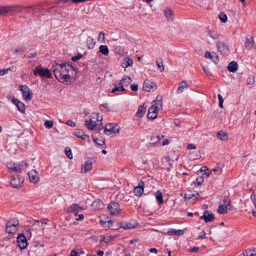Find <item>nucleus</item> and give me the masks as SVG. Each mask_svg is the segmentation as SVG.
Here are the masks:
<instances>
[{
  "instance_id": "1",
  "label": "nucleus",
  "mask_w": 256,
  "mask_h": 256,
  "mask_svg": "<svg viewBox=\"0 0 256 256\" xmlns=\"http://www.w3.org/2000/svg\"><path fill=\"white\" fill-rule=\"evenodd\" d=\"M52 71L56 78L61 83L70 82L71 76L70 72L73 73L76 69L70 63H56L52 66Z\"/></svg>"
},
{
  "instance_id": "2",
  "label": "nucleus",
  "mask_w": 256,
  "mask_h": 256,
  "mask_svg": "<svg viewBox=\"0 0 256 256\" xmlns=\"http://www.w3.org/2000/svg\"><path fill=\"white\" fill-rule=\"evenodd\" d=\"M99 116L98 114H94L91 117L90 120H86L85 126L88 129L92 130H95L98 132H100L102 128V118H99Z\"/></svg>"
},
{
  "instance_id": "3",
  "label": "nucleus",
  "mask_w": 256,
  "mask_h": 256,
  "mask_svg": "<svg viewBox=\"0 0 256 256\" xmlns=\"http://www.w3.org/2000/svg\"><path fill=\"white\" fill-rule=\"evenodd\" d=\"M162 96L158 95L156 100L152 102V106L149 108L147 118L154 120L157 117L158 111L162 107Z\"/></svg>"
},
{
  "instance_id": "4",
  "label": "nucleus",
  "mask_w": 256,
  "mask_h": 256,
  "mask_svg": "<svg viewBox=\"0 0 256 256\" xmlns=\"http://www.w3.org/2000/svg\"><path fill=\"white\" fill-rule=\"evenodd\" d=\"M34 74L36 76H39L40 77L51 78L52 75L50 71L48 68H44L41 66H37L34 71Z\"/></svg>"
},
{
  "instance_id": "5",
  "label": "nucleus",
  "mask_w": 256,
  "mask_h": 256,
  "mask_svg": "<svg viewBox=\"0 0 256 256\" xmlns=\"http://www.w3.org/2000/svg\"><path fill=\"white\" fill-rule=\"evenodd\" d=\"M112 215L114 216L118 214L120 211V205L118 202H112L108 206Z\"/></svg>"
},
{
  "instance_id": "6",
  "label": "nucleus",
  "mask_w": 256,
  "mask_h": 256,
  "mask_svg": "<svg viewBox=\"0 0 256 256\" xmlns=\"http://www.w3.org/2000/svg\"><path fill=\"white\" fill-rule=\"evenodd\" d=\"M218 51L221 54L224 56H228L230 53V50L228 46L223 42H218L217 44Z\"/></svg>"
},
{
  "instance_id": "7",
  "label": "nucleus",
  "mask_w": 256,
  "mask_h": 256,
  "mask_svg": "<svg viewBox=\"0 0 256 256\" xmlns=\"http://www.w3.org/2000/svg\"><path fill=\"white\" fill-rule=\"evenodd\" d=\"M20 90L23 97L26 100L28 101L32 100V93L30 92V88L28 86L26 85L20 86Z\"/></svg>"
},
{
  "instance_id": "8",
  "label": "nucleus",
  "mask_w": 256,
  "mask_h": 256,
  "mask_svg": "<svg viewBox=\"0 0 256 256\" xmlns=\"http://www.w3.org/2000/svg\"><path fill=\"white\" fill-rule=\"evenodd\" d=\"M16 242L18 246L21 250H24L27 246V240L23 234H20L18 236Z\"/></svg>"
},
{
  "instance_id": "9",
  "label": "nucleus",
  "mask_w": 256,
  "mask_h": 256,
  "mask_svg": "<svg viewBox=\"0 0 256 256\" xmlns=\"http://www.w3.org/2000/svg\"><path fill=\"white\" fill-rule=\"evenodd\" d=\"M104 132L108 135L116 134L119 132V128L113 126L112 124H107L104 127Z\"/></svg>"
},
{
  "instance_id": "10",
  "label": "nucleus",
  "mask_w": 256,
  "mask_h": 256,
  "mask_svg": "<svg viewBox=\"0 0 256 256\" xmlns=\"http://www.w3.org/2000/svg\"><path fill=\"white\" fill-rule=\"evenodd\" d=\"M23 166V162H21L19 164L16 166L14 163L10 162L8 164V168L10 172H13L16 173H20L22 172L21 167Z\"/></svg>"
},
{
  "instance_id": "11",
  "label": "nucleus",
  "mask_w": 256,
  "mask_h": 256,
  "mask_svg": "<svg viewBox=\"0 0 256 256\" xmlns=\"http://www.w3.org/2000/svg\"><path fill=\"white\" fill-rule=\"evenodd\" d=\"M144 182L140 180L138 183V186H136L134 188V195L138 196H142L144 193Z\"/></svg>"
},
{
  "instance_id": "12",
  "label": "nucleus",
  "mask_w": 256,
  "mask_h": 256,
  "mask_svg": "<svg viewBox=\"0 0 256 256\" xmlns=\"http://www.w3.org/2000/svg\"><path fill=\"white\" fill-rule=\"evenodd\" d=\"M18 221L12 223L11 220L8 221L6 225V231L8 234H13L16 230V226H18Z\"/></svg>"
},
{
  "instance_id": "13",
  "label": "nucleus",
  "mask_w": 256,
  "mask_h": 256,
  "mask_svg": "<svg viewBox=\"0 0 256 256\" xmlns=\"http://www.w3.org/2000/svg\"><path fill=\"white\" fill-rule=\"evenodd\" d=\"M30 182L34 184H36L39 181V176L36 170H32L28 173Z\"/></svg>"
},
{
  "instance_id": "14",
  "label": "nucleus",
  "mask_w": 256,
  "mask_h": 256,
  "mask_svg": "<svg viewBox=\"0 0 256 256\" xmlns=\"http://www.w3.org/2000/svg\"><path fill=\"white\" fill-rule=\"evenodd\" d=\"M156 85L152 81L146 80L143 84V90L146 92H150L151 89L156 88Z\"/></svg>"
},
{
  "instance_id": "15",
  "label": "nucleus",
  "mask_w": 256,
  "mask_h": 256,
  "mask_svg": "<svg viewBox=\"0 0 256 256\" xmlns=\"http://www.w3.org/2000/svg\"><path fill=\"white\" fill-rule=\"evenodd\" d=\"M200 220H204L205 222L208 223L212 222L214 219V215L208 210L204 212L203 216H200Z\"/></svg>"
},
{
  "instance_id": "16",
  "label": "nucleus",
  "mask_w": 256,
  "mask_h": 256,
  "mask_svg": "<svg viewBox=\"0 0 256 256\" xmlns=\"http://www.w3.org/2000/svg\"><path fill=\"white\" fill-rule=\"evenodd\" d=\"M12 102L16 106L18 110L20 112L22 113H24L26 108L24 104L22 102L20 101L16 98H13L12 100Z\"/></svg>"
},
{
  "instance_id": "17",
  "label": "nucleus",
  "mask_w": 256,
  "mask_h": 256,
  "mask_svg": "<svg viewBox=\"0 0 256 256\" xmlns=\"http://www.w3.org/2000/svg\"><path fill=\"white\" fill-rule=\"evenodd\" d=\"M138 226V224L136 222H127V223H120V227L124 230H130L136 228Z\"/></svg>"
},
{
  "instance_id": "18",
  "label": "nucleus",
  "mask_w": 256,
  "mask_h": 256,
  "mask_svg": "<svg viewBox=\"0 0 256 256\" xmlns=\"http://www.w3.org/2000/svg\"><path fill=\"white\" fill-rule=\"evenodd\" d=\"M230 206V200L228 201V202L226 205H220L218 208V212L220 214H225L228 212V209L229 208L228 207Z\"/></svg>"
},
{
  "instance_id": "19",
  "label": "nucleus",
  "mask_w": 256,
  "mask_h": 256,
  "mask_svg": "<svg viewBox=\"0 0 256 256\" xmlns=\"http://www.w3.org/2000/svg\"><path fill=\"white\" fill-rule=\"evenodd\" d=\"M92 168V162L90 160H88L85 162L84 166H82V170L84 173H86Z\"/></svg>"
},
{
  "instance_id": "20",
  "label": "nucleus",
  "mask_w": 256,
  "mask_h": 256,
  "mask_svg": "<svg viewBox=\"0 0 256 256\" xmlns=\"http://www.w3.org/2000/svg\"><path fill=\"white\" fill-rule=\"evenodd\" d=\"M146 107L144 105H141L138 106V110L136 113V116L137 117H142L146 112Z\"/></svg>"
},
{
  "instance_id": "21",
  "label": "nucleus",
  "mask_w": 256,
  "mask_h": 256,
  "mask_svg": "<svg viewBox=\"0 0 256 256\" xmlns=\"http://www.w3.org/2000/svg\"><path fill=\"white\" fill-rule=\"evenodd\" d=\"M238 67V64L236 62L232 61L228 64V70L230 72H234L237 70Z\"/></svg>"
},
{
  "instance_id": "22",
  "label": "nucleus",
  "mask_w": 256,
  "mask_h": 256,
  "mask_svg": "<svg viewBox=\"0 0 256 256\" xmlns=\"http://www.w3.org/2000/svg\"><path fill=\"white\" fill-rule=\"evenodd\" d=\"M95 210L102 208L104 206L103 202L99 199L95 200L92 204Z\"/></svg>"
},
{
  "instance_id": "23",
  "label": "nucleus",
  "mask_w": 256,
  "mask_h": 256,
  "mask_svg": "<svg viewBox=\"0 0 256 256\" xmlns=\"http://www.w3.org/2000/svg\"><path fill=\"white\" fill-rule=\"evenodd\" d=\"M184 232V230H174V229H170L168 232H167V234L170 235V236H173V235H175V236H182Z\"/></svg>"
},
{
  "instance_id": "24",
  "label": "nucleus",
  "mask_w": 256,
  "mask_h": 256,
  "mask_svg": "<svg viewBox=\"0 0 256 256\" xmlns=\"http://www.w3.org/2000/svg\"><path fill=\"white\" fill-rule=\"evenodd\" d=\"M14 6H6L0 8V14H6L10 12L13 10Z\"/></svg>"
},
{
  "instance_id": "25",
  "label": "nucleus",
  "mask_w": 256,
  "mask_h": 256,
  "mask_svg": "<svg viewBox=\"0 0 256 256\" xmlns=\"http://www.w3.org/2000/svg\"><path fill=\"white\" fill-rule=\"evenodd\" d=\"M254 44V42L252 37L250 38H246V40L245 42V47L247 50H250L253 46Z\"/></svg>"
},
{
  "instance_id": "26",
  "label": "nucleus",
  "mask_w": 256,
  "mask_h": 256,
  "mask_svg": "<svg viewBox=\"0 0 256 256\" xmlns=\"http://www.w3.org/2000/svg\"><path fill=\"white\" fill-rule=\"evenodd\" d=\"M164 14L168 21H172V11L170 8H166L164 10Z\"/></svg>"
},
{
  "instance_id": "27",
  "label": "nucleus",
  "mask_w": 256,
  "mask_h": 256,
  "mask_svg": "<svg viewBox=\"0 0 256 256\" xmlns=\"http://www.w3.org/2000/svg\"><path fill=\"white\" fill-rule=\"evenodd\" d=\"M80 208L79 206L77 204H72L68 208V212H75V216H76Z\"/></svg>"
},
{
  "instance_id": "28",
  "label": "nucleus",
  "mask_w": 256,
  "mask_h": 256,
  "mask_svg": "<svg viewBox=\"0 0 256 256\" xmlns=\"http://www.w3.org/2000/svg\"><path fill=\"white\" fill-rule=\"evenodd\" d=\"M218 138L222 140H228V134L223 130H220L217 134Z\"/></svg>"
},
{
  "instance_id": "29",
  "label": "nucleus",
  "mask_w": 256,
  "mask_h": 256,
  "mask_svg": "<svg viewBox=\"0 0 256 256\" xmlns=\"http://www.w3.org/2000/svg\"><path fill=\"white\" fill-rule=\"evenodd\" d=\"M99 50L104 56H107L109 54V50L107 46L102 45L99 47Z\"/></svg>"
},
{
  "instance_id": "30",
  "label": "nucleus",
  "mask_w": 256,
  "mask_h": 256,
  "mask_svg": "<svg viewBox=\"0 0 256 256\" xmlns=\"http://www.w3.org/2000/svg\"><path fill=\"white\" fill-rule=\"evenodd\" d=\"M155 196L160 204L164 203L162 194L160 190H158L155 192Z\"/></svg>"
},
{
  "instance_id": "31",
  "label": "nucleus",
  "mask_w": 256,
  "mask_h": 256,
  "mask_svg": "<svg viewBox=\"0 0 256 256\" xmlns=\"http://www.w3.org/2000/svg\"><path fill=\"white\" fill-rule=\"evenodd\" d=\"M96 42L91 38H88L86 40V44L88 48H93L95 46Z\"/></svg>"
},
{
  "instance_id": "32",
  "label": "nucleus",
  "mask_w": 256,
  "mask_h": 256,
  "mask_svg": "<svg viewBox=\"0 0 256 256\" xmlns=\"http://www.w3.org/2000/svg\"><path fill=\"white\" fill-rule=\"evenodd\" d=\"M188 88V84L186 81H182L180 84L178 88V90L180 92H182L184 89Z\"/></svg>"
},
{
  "instance_id": "33",
  "label": "nucleus",
  "mask_w": 256,
  "mask_h": 256,
  "mask_svg": "<svg viewBox=\"0 0 256 256\" xmlns=\"http://www.w3.org/2000/svg\"><path fill=\"white\" fill-rule=\"evenodd\" d=\"M126 62H123L122 64V67L124 68H126L130 66H131L133 64V60L130 58H126Z\"/></svg>"
},
{
  "instance_id": "34",
  "label": "nucleus",
  "mask_w": 256,
  "mask_h": 256,
  "mask_svg": "<svg viewBox=\"0 0 256 256\" xmlns=\"http://www.w3.org/2000/svg\"><path fill=\"white\" fill-rule=\"evenodd\" d=\"M244 252L246 256H256V248L253 250L248 249Z\"/></svg>"
},
{
  "instance_id": "35",
  "label": "nucleus",
  "mask_w": 256,
  "mask_h": 256,
  "mask_svg": "<svg viewBox=\"0 0 256 256\" xmlns=\"http://www.w3.org/2000/svg\"><path fill=\"white\" fill-rule=\"evenodd\" d=\"M208 34L214 40L218 38L220 36V35L216 31L214 30H208Z\"/></svg>"
},
{
  "instance_id": "36",
  "label": "nucleus",
  "mask_w": 256,
  "mask_h": 256,
  "mask_svg": "<svg viewBox=\"0 0 256 256\" xmlns=\"http://www.w3.org/2000/svg\"><path fill=\"white\" fill-rule=\"evenodd\" d=\"M156 65L158 68L160 70V72H162L164 70V66L162 64V58L158 59L156 61Z\"/></svg>"
},
{
  "instance_id": "37",
  "label": "nucleus",
  "mask_w": 256,
  "mask_h": 256,
  "mask_svg": "<svg viewBox=\"0 0 256 256\" xmlns=\"http://www.w3.org/2000/svg\"><path fill=\"white\" fill-rule=\"evenodd\" d=\"M114 85H115L114 88H113L111 90L112 92L114 93L116 92H121V91L126 92V90H125V88H124V87H122V86H119L117 84H114Z\"/></svg>"
},
{
  "instance_id": "38",
  "label": "nucleus",
  "mask_w": 256,
  "mask_h": 256,
  "mask_svg": "<svg viewBox=\"0 0 256 256\" xmlns=\"http://www.w3.org/2000/svg\"><path fill=\"white\" fill-rule=\"evenodd\" d=\"M255 82V77L254 75L251 74L248 76L246 80L247 84H253Z\"/></svg>"
},
{
  "instance_id": "39",
  "label": "nucleus",
  "mask_w": 256,
  "mask_h": 256,
  "mask_svg": "<svg viewBox=\"0 0 256 256\" xmlns=\"http://www.w3.org/2000/svg\"><path fill=\"white\" fill-rule=\"evenodd\" d=\"M218 18L220 21L224 23L226 22L227 21L228 18L226 14L224 12H221L219 15Z\"/></svg>"
},
{
  "instance_id": "40",
  "label": "nucleus",
  "mask_w": 256,
  "mask_h": 256,
  "mask_svg": "<svg viewBox=\"0 0 256 256\" xmlns=\"http://www.w3.org/2000/svg\"><path fill=\"white\" fill-rule=\"evenodd\" d=\"M65 153L67 157L70 159H72V154L70 148L66 147L65 148Z\"/></svg>"
},
{
  "instance_id": "41",
  "label": "nucleus",
  "mask_w": 256,
  "mask_h": 256,
  "mask_svg": "<svg viewBox=\"0 0 256 256\" xmlns=\"http://www.w3.org/2000/svg\"><path fill=\"white\" fill-rule=\"evenodd\" d=\"M122 81L128 84L132 82L131 78L127 76H124L122 78Z\"/></svg>"
},
{
  "instance_id": "42",
  "label": "nucleus",
  "mask_w": 256,
  "mask_h": 256,
  "mask_svg": "<svg viewBox=\"0 0 256 256\" xmlns=\"http://www.w3.org/2000/svg\"><path fill=\"white\" fill-rule=\"evenodd\" d=\"M44 126L47 128H52V127L54 123H53V122L52 120H46L44 122Z\"/></svg>"
},
{
  "instance_id": "43",
  "label": "nucleus",
  "mask_w": 256,
  "mask_h": 256,
  "mask_svg": "<svg viewBox=\"0 0 256 256\" xmlns=\"http://www.w3.org/2000/svg\"><path fill=\"white\" fill-rule=\"evenodd\" d=\"M94 141L95 142L98 146H102L105 144L104 140H101L98 139V138H94Z\"/></svg>"
},
{
  "instance_id": "44",
  "label": "nucleus",
  "mask_w": 256,
  "mask_h": 256,
  "mask_svg": "<svg viewBox=\"0 0 256 256\" xmlns=\"http://www.w3.org/2000/svg\"><path fill=\"white\" fill-rule=\"evenodd\" d=\"M215 63L217 64L219 62V58L218 55L216 52H212V58L211 59Z\"/></svg>"
},
{
  "instance_id": "45",
  "label": "nucleus",
  "mask_w": 256,
  "mask_h": 256,
  "mask_svg": "<svg viewBox=\"0 0 256 256\" xmlns=\"http://www.w3.org/2000/svg\"><path fill=\"white\" fill-rule=\"evenodd\" d=\"M13 69H16V68L14 66H12V67H10L7 69H4L2 70H0V76H2L4 74H5L6 72H8V70H12Z\"/></svg>"
},
{
  "instance_id": "46",
  "label": "nucleus",
  "mask_w": 256,
  "mask_h": 256,
  "mask_svg": "<svg viewBox=\"0 0 256 256\" xmlns=\"http://www.w3.org/2000/svg\"><path fill=\"white\" fill-rule=\"evenodd\" d=\"M82 58V54H78L72 57V60L76 62Z\"/></svg>"
},
{
  "instance_id": "47",
  "label": "nucleus",
  "mask_w": 256,
  "mask_h": 256,
  "mask_svg": "<svg viewBox=\"0 0 256 256\" xmlns=\"http://www.w3.org/2000/svg\"><path fill=\"white\" fill-rule=\"evenodd\" d=\"M204 182V178L202 176L198 177L196 180V184L198 185H201Z\"/></svg>"
},
{
  "instance_id": "48",
  "label": "nucleus",
  "mask_w": 256,
  "mask_h": 256,
  "mask_svg": "<svg viewBox=\"0 0 256 256\" xmlns=\"http://www.w3.org/2000/svg\"><path fill=\"white\" fill-rule=\"evenodd\" d=\"M164 138V136H152L150 138L151 140H154V139H156V142H158L161 139L163 138Z\"/></svg>"
},
{
  "instance_id": "49",
  "label": "nucleus",
  "mask_w": 256,
  "mask_h": 256,
  "mask_svg": "<svg viewBox=\"0 0 256 256\" xmlns=\"http://www.w3.org/2000/svg\"><path fill=\"white\" fill-rule=\"evenodd\" d=\"M11 185L13 188H18L19 185L16 184V180L15 178H13L10 181Z\"/></svg>"
},
{
  "instance_id": "50",
  "label": "nucleus",
  "mask_w": 256,
  "mask_h": 256,
  "mask_svg": "<svg viewBox=\"0 0 256 256\" xmlns=\"http://www.w3.org/2000/svg\"><path fill=\"white\" fill-rule=\"evenodd\" d=\"M208 170H209L208 168H206V166H202V168L200 169V171L202 172H204V174H206V176H208L210 174Z\"/></svg>"
},
{
  "instance_id": "51",
  "label": "nucleus",
  "mask_w": 256,
  "mask_h": 256,
  "mask_svg": "<svg viewBox=\"0 0 256 256\" xmlns=\"http://www.w3.org/2000/svg\"><path fill=\"white\" fill-rule=\"evenodd\" d=\"M212 171L216 172L218 174H220L222 172V170L220 166H217L216 168H214Z\"/></svg>"
},
{
  "instance_id": "52",
  "label": "nucleus",
  "mask_w": 256,
  "mask_h": 256,
  "mask_svg": "<svg viewBox=\"0 0 256 256\" xmlns=\"http://www.w3.org/2000/svg\"><path fill=\"white\" fill-rule=\"evenodd\" d=\"M82 140L86 141H89V136L87 134H85L84 132L82 134V136L80 138Z\"/></svg>"
},
{
  "instance_id": "53",
  "label": "nucleus",
  "mask_w": 256,
  "mask_h": 256,
  "mask_svg": "<svg viewBox=\"0 0 256 256\" xmlns=\"http://www.w3.org/2000/svg\"><path fill=\"white\" fill-rule=\"evenodd\" d=\"M132 90L137 92L138 90V85L137 84H132L130 86Z\"/></svg>"
},
{
  "instance_id": "54",
  "label": "nucleus",
  "mask_w": 256,
  "mask_h": 256,
  "mask_svg": "<svg viewBox=\"0 0 256 256\" xmlns=\"http://www.w3.org/2000/svg\"><path fill=\"white\" fill-rule=\"evenodd\" d=\"M37 52H30L28 55V58H34L37 56Z\"/></svg>"
},
{
  "instance_id": "55",
  "label": "nucleus",
  "mask_w": 256,
  "mask_h": 256,
  "mask_svg": "<svg viewBox=\"0 0 256 256\" xmlns=\"http://www.w3.org/2000/svg\"><path fill=\"white\" fill-rule=\"evenodd\" d=\"M102 107L106 109V112H110V110L109 107H108V104L107 103L100 104V108H102Z\"/></svg>"
},
{
  "instance_id": "56",
  "label": "nucleus",
  "mask_w": 256,
  "mask_h": 256,
  "mask_svg": "<svg viewBox=\"0 0 256 256\" xmlns=\"http://www.w3.org/2000/svg\"><path fill=\"white\" fill-rule=\"evenodd\" d=\"M112 240V238L110 236H106L104 238L103 240L106 243H108L110 242Z\"/></svg>"
},
{
  "instance_id": "57",
  "label": "nucleus",
  "mask_w": 256,
  "mask_h": 256,
  "mask_svg": "<svg viewBox=\"0 0 256 256\" xmlns=\"http://www.w3.org/2000/svg\"><path fill=\"white\" fill-rule=\"evenodd\" d=\"M212 53L211 54L209 52H206L205 53V54H204L205 58H207L212 59Z\"/></svg>"
},
{
  "instance_id": "58",
  "label": "nucleus",
  "mask_w": 256,
  "mask_h": 256,
  "mask_svg": "<svg viewBox=\"0 0 256 256\" xmlns=\"http://www.w3.org/2000/svg\"><path fill=\"white\" fill-rule=\"evenodd\" d=\"M83 132L78 130L74 132L75 136L78 138H80L82 136V134H83Z\"/></svg>"
},
{
  "instance_id": "59",
  "label": "nucleus",
  "mask_w": 256,
  "mask_h": 256,
  "mask_svg": "<svg viewBox=\"0 0 256 256\" xmlns=\"http://www.w3.org/2000/svg\"><path fill=\"white\" fill-rule=\"evenodd\" d=\"M202 234H200L198 236V239H207L208 237L206 236V234L203 231Z\"/></svg>"
},
{
  "instance_id": "60",
  "label": "nucleus",
  "mask_w": 256,
  "mask_h": 256,
  "mask_svg": "<svg viewBox=\"0 0 256 256\" xmlns=\"http://www.w3.org/2000/svg\"><path fill=\"white\" fill-rule=\"evenodd\" d=\"M102 37V41L104 42V33L102 32H100L98 36V40Z\"/></svg>"
},
{
  "instance_id": "61",
  "label": "nucleus",
  "mask_w": 256,
  "mask_h": 256,
  "mask_svg": "<svg viewBox=\"0 0 256 256\" xmlns=\"http://www.w3.org/2000/svg\"><path fill=\"white\" fill-rule=\"evenodd\" d=\"M66 124L70 126H75L76 124L74 122L69 120L67 122Z\"/></svg>"
},
{
  "instance_id": "62",
  "label": "nucleus",
  "mask_w": 256,
  "mask_h": 256,
  "mask_svg": "<svg viewBox=\"0 0 256 256\" xmlns=\"http://www.w3.org/2000/svg\"><path fill=\"white\" fill-rule=\"evenodd\" d=\"M187 148L188 150H192L196 148V146L194 144H188L187 146Z\"/></svg>"
},
{
  "instance_id": "63",
  "label": "nucleus",
  "mask_w": 256,
  "mask_h": 256,
  "mask_svg": "<svg viewBox=\"0 0 256 256\" xmlns=\"http://www.w3.org/2000/svg\"><path fill=\"white\" fill-rule=\"evenodd\" d=\"M198 250H199V248L194 246L191 249H190L189 251L192 252H198Z\"/></svg>"
},
{
  "instance_id": "64",
  "label": "nucleus",
  "mask_w": 256,
  "mask_h": 256,
  "mask_svg": "<svg viewBox=\"0 0 256 256\" xmlns=\"http://www.w3.org/2000/svg\"><path fill=\"white\" fill-rule=\"evenodd\" d=\"M78 252L76 250H73L71 251L70 256H78Z\"/></svg>"
}]
</instances>
